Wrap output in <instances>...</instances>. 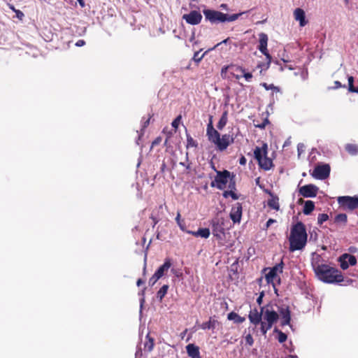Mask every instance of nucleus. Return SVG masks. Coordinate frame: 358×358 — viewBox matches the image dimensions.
<instances>
[{
	"instance_id": "21",
	"label": "nucleus",
	"mask_w": 358,
	"mask_h": 358,
	"mask_svg": "<svg viewBox=\"0 0 358 358\" xmlns=\"http://www.w3.org/2000/svg\"><path fill=\"white\" fill-rule=\"evenodd\" d=\"M172 265L171 260L169 258H166L164 264L159 267L155 271V273L161 278L164 275L165 273L171 268Z\"/></svg>"
},
{
	"instance_id": "63",
	"label": "nucleus",
	"mask_w": 358,
	"mask_h": 358,
	"mask_svg": "<svg viewBox=\"0 0 358 358\" xmlns=\"http://www.w3.org/2000/svg\"><path fill=\"white\" fill-rule=\"evenodd\" d=\"M77 1L79 3L81 8H84L85 6V3L84 0H77Z\"/></svg>"
},
{
	"instance_id": "37",
	"label": "nucleus",
	"mask_w": 358,
	"mask_h": 358,
	"mask_svg": "<svg viewBox=\"0 0 358 358\" xmlns=\"http://www.w3.org/2000/svg\"><path fill=\"white\" fill-rule=\"evenodd\" d=\"M176 222L177 224H178L180 229L183 231H185L186 232V228H185V222L184 220H181L180 219V213L178 212V214H177V216L176 217Z\"/></svg>"
},
{
	"instance_id": "8",
	"label": "nucleus",
	"mask_w": 358,
	"mask_h": 358,
	"mask_svg": "<svg viewBox=\"0 0 358 358\" xmlns=\"http://www.w3.org/2000/svg\"><path fill=\"white\" fill-rule=\"evenodd\" d=\"M225 220L223 217H217L211 220L213 234L217 238L221 239L224 234Z\"/></svg>"
},
{
	"instance_id": "28",
	"label": "nucleus",
	"mask_w": 358,
	"mask_h": 358,
	"mask_svg": "<svg viewBox=\"0 0 358 358\" xmlns=\"http://www.w3.org/2000/svg\"><path fill=\"white\" fill-rule=\"evenodd\" d=\"M315 209V203L310 200L305 201L303 213L305 215H310Z\"/></svg>"
},
{
	"instance_id": "26",
	"label": "nucleus",
	"mask_w": 358,
	"mask_h": 358,
	"mask_svg": "<svg viewBox=\"0 0 358 358\" xmlns=\"http://www.w3.org/2000/svg\"><path fill=\"white\" fill-rule=\"evenodd\" d=\"M217 324V321L210 317L208 322L201 324V328L202 329H215Z\"/></svg>"
},
{
	"instance_id": "41",
	"label": "nucleus",
	"mask_w": 358,
	"mask_h": 358,
	"mask_svg": "<svg viewBox=\"0 0 358 358\" xmlns=\"http://www.w3.org/2000/svg\"><path fill=\"white\" fill-rule=\"evenodd\" d=\"M234 178H235V176L232 173L231 177L229 180V183L228 185L229 189H230V190H233V191L234 189H236V181L234 180Z\"/></svg>"
},
{
	"instance_id": "17",
	"label": "nucleus",
	"mask_w": 358,
	"mask_h": 358,
	"mask_svg": "<svg viewBox=\"0 0 358 358\" xmlns=\"http://www.w3.org/2000/svg\"><path fill=\"white\" fill-rule=\"evenodd\" d=\"M262 314H264V312H262V308H260V311H259L257 308L251 310L248 315L250 322L255 326L259 324H261Z\"/></svg>"
},
{
	"instance_id": "23",
	"label": "nucleus",
	"mask_w": 358,
	"mask_h": 358,
	"mask_svg": "<svg viewBox=\"0 0 358 358\" xmlns=\"http://www.w3.org/2000/svg\"><path fill=\"white\" fill-rule=\"evenodd\" d=\"M187 355L191 358H201L199 348L194 344H189L186 346Z\"/></svg>"
},
{
	"instance_id": "55",
	"label": "nucleus",
	"mask_w": 358,
	"mask_h": 358,
	"mask_svg": "<svg viewBox=\"0 0 358 358\" xmlns=\"http://www.w3.org/2000/svg\"><path fill=\"white\" fill-rule=\"evenodd\" d=\"M142 356H143L142 350H141V348H138L135 353V357L136 358H141Z\"/></svg>"
},
{
	"instance_id": "24",
	"label": "nucleus",
	"mask_w": 358,
	"mask_h": 358,
	"mask_svg": "<svg viewBox=\"0 0 358 358\" xmlns=\"http://www.w3.org/2000/svg\"><path fill=\"white\" fill-rule=\"evenodd\" d=\"M228 122V111L224 110L222 113V115L217 124V127L219 130H222L224 127L226 126Z\"/></svg>"
},
{
	"instance_id": "49",
	"label": "nucleus",
	"mask_w": 358,
	"mask_h": 358,
	"mask_svg": "<svg viewBox=\"0 0 358 358\" xmlns=\"http://www.w3.org/2000/svg\"><path fill=\"white\" fill-rule=\"evenodd\" d=\"M187 163L185 162H180V164L185 166L187 170L191 169V163L189 162L188 157H186Z\"/></svg>"
},
{
	"instance_id": "51",
	"label": "nucleus",
	"mask_w": 358,
	"mask_h": 358,
	"mask_svg": "<svg viewBox=\"0 0 358 358\" xmlns=\"http://www.w3.org/2000/svg\"><path fill=\"white\" fill-rule=\"evenodd\" d=\"M150 219L153 221V227L159 222V219L154 215L153 213L150 215Z\"/></svg>"
},
{
	"instance_id": "36",
	"label": "nucleus",
	"mask_w": 358,
	"mask_h": 358,
	"mask_svg": "<svg viewBox=\"0 0 358 358\" xmlns=\"http://www.w3.org/2000/svg\"><path fill=\"white\" fill-rule=\"evenodd\" d=\"M354 78L352 76L348 77V90L350 92L358 93V87H356L353 85Z\"/></svg>"
},
{
	"instance_id": "57",
	"label": "nucleus",
	"mask_w": 358,
	"mask_h": 358,
	"mask_svg": "<svg viewBox=\"0 0 358 358\" xmlns=\"http://www.w3.org/2000/svg\"><path fill=\"white\" fill-rule=\"evenodd\" d=\"M229 196H231L234 200H236L238 199V195L233 190H230Z\"/></svg>"
},
{
	"instance_id": "12",
	"label": "nucleus",
	"mask_w": 358,
	"mask_h": 358,
	"mask_svg": "<svg viewBox=\"0 0 358 358\" xmlns=\"http://www.w3.org/2000/svg\"><path fill=\"white\" fill-rule=\"evenodd\" d=\"M329 174L330 166L327 164L317 166L311 173L313 178L319 180H324L327 178Z\"/></svg>"
},
{
	"instance_id": "5",
	"label": "nucleus",
	"mask_w": 358,
	"mask_h": 358,
	"mask_svg": "<svg viewBox=\"0 0 358 358\" xmlns=\"http://www.w3.org/2000/svg\"><path fill=\"white\" fill-rule=\"evenodd\" d=\"M268 145L264 143L262 147H256L254 150V155L259 167L265 171L270 170L273 166V161L268 157Z\"/></svg>"
},
{
	"instance_id": "50",
	"label": "nucleus",
	"mask_w": 358,
	"mask_h": 358,
	"mask_svg": "<svg viewBox=\"0 0 358 358\" xmlns=\"http://www.w3.org/2000/svg\"><path fill=\"white\" fill-rule=\"evenodd\" d=\"M15 13L16 14V17L19 20H23V17H24V13L21 10H17Z\"/></svg>"
},
{
	"instance_id": "64",
	"label": "nucleus",
	"mask_w": 358,
	"mask_h": 358,
	"mask_svg": "<svg viewBox=\"0 0 358 358\" xmlns=\"http://www.w3.org/2000/svg\"><path fill=\"white\" fill-rule=\"evenodd\" d=\"M143 283H144V281H143L142 279H141V278H139V279L137 280V282H136V285H137V286H138V287H139V286H141V285L142 284H143Z\"/></svg>"
},
{
	"instance_id": "31",
	"label": "nucleus",
	"mask_w": 358,
	"mask_h": 358,
	"mask_svg": "<svg viewBox=\"0 0 358 358\" xmlns=\"http://www.w3.org/2000/svg\"><path fill=\"white\" fill-rule=\"evenodd\" d=\"M348 222V216L345 213H340L335 216L334 223L345 225Z\"/></svg>"
},
{
	"instance_id": "7",
	"label": "nucleus",
	"mask_w": 358,
	"mask_h": 358,
	"mask_svg": "<svg viewBox=\"0 0 358 358\" xmlns=\"http://www.w3.org/2000/svg\"><path fill=\"white\" fill-rule=\"evenodd\" d=\"M338 203L343 209L353 210L358 208V196H339Z\"/></svg>"
},
{
	"instance_id": "29",
	"label": "nucleus",
	"mask_w": 358,
	"mask_h": 358,
	"mask_svg": "<svg viewBox=\"0 0 358 358\" xmlns=\"http://www.w3.org/2000/svg\"><path fill=\"white\" fill-rule=\"evenodd\" d=\"M345 150L351 155L358 154V145L353 143H348L345 146Z\"/></svg>"
},
{
	"instance_id": "60",
	"label": "nucleus",
	"mask_w": 358,
	"mask_h": 358,
	"mask_svg": "<svg viewBox=\"0 0 358 358\" xmlns=\"http://www.w3.org/2000/svg\"><path fill=\"white\" fill-rule=\"evenodd\" d=\"M246 158L244 157V156H242L240 159H239V164L241 165H245L246 164Z\"/></svg>"
},
{
	"instance_id": "35",
	"label": "nucleus",
	"mask_w": 358,
	"mask_h": 358,
	"mask_svg": "<svg viewBox=\"0 0 358 358\" xmlns=\"http://www.w3.org/2000/svg\"><path fill=\"white\" fill-rule=\"evenodd\" d=\"M246 12H242L239 13L232 14V15H228L225 14V22H233L238 19V17L242 15L243 14L245 13Z\"/></svg>"
},
{
	"instance_id": "10",
	"label": "nucleus",
	"mask_w": 358,
	"mask_h": 358,
	"mask_svg": "<svg viewBox=\"0 0 358 358\" xmlns=\"http://www.w3.org/2000/svg\"><path fill=\"white\" fill-rule=\"evenodd\" d=\"M268 38L267 34L265 33H260L259 34V45L258 49L266 57L268 60V66H269L270 63L271 62V56L269 54L268 49H267V44H268Z\"/></svg>"
},
{
	"instance_id": "59",
	"label": "nucleus",
	"mask_w": 358,
	"mask_h": 358,
	"mask_svg": "<svg viewBox=\"0 0 358 358\" xmlns=\"http://www.w3.org/2000/svg\"><path fill=\"white\" fill-rule=\"evenodd\" d=\"M85 44V41L84 40L80 39L76 42V45L78 47H81V46H83Z\"/></svg>"
},
{
	"instance_id": "3",
	"label": "nucleus",
	"mask_w": 358,
	"mask_h": 358,
	"mask_svg": "<svg viewBox=\"0 0 358 358\" xmlns=\"http://www.w3.org/2000/svg\"><path fill=\"white\" fill-rule=\"evenodd\" d=\"M207 136L208 140L213 143L220 151L225 150L229 145L234 143L235 137L234 134H224L220 136V134L213 128L211 120L207 126Z\"/></svg>"
},
{
	"instance_id": "18",
	"label": "nucleus",
	"mask_w": 358,
	"mask_h": 358,
	"mask_svg": "<svg viewBox=\"0 0 358 358\" xmlns=\"http://www.w3.org/2000/svg\"><path fill=\"white\" fill-rule=\"evenodd\" d=\"M279 315L282 317L281 324L282 326L289 324L291 321V315L288 306H282L278 308Z\"/></svg>"
},
{
	"instance_id": "40",
	"label": "nucleus",
	"mask_w": 358,
	"mask_h": 358,
	"mask_svg": "<svg viewBox=\"0 0 358 358\" xmlns=\"http://www.w3.org/2000/svg\"><path fill=\"white\" fill-rule=\"evenodd\" d=\"M275 331H278V341H279V343H284L285 341H286V340L287 338V335L281 331H278V330H275Z\"/></svg>"
},
{
	"instance_id": "27",
	"label": "nucleus",
	"mask_w": 358,
	"mask_h": 358,
	"mask_svg": "<svg viewBox=\"0 0 358 358\" xmlns=\"http://www.w3.org/2000/svg\"><path fill=\"white\" fill-rule=\"evenodd\" d=\"M284 263L282 259L280 263L277 264L272 268H266L264 269V271L266 272L267 270H270L271 271L275 273V274L279 275V273H282L283 271Z\"/></svg>"
},
{
	"instance_id": "14",
	"label": "nucleus",
	"mask_w": 358,
	"mask_h": 358,
	"mask_svg": "<svg viewBox=\"0 0 358 358\" xmlns=\"http://www.w3.org/2000/svg\"><path fill=\"white\" fill-rule=\"evenodd\" d=\"M231 73L236 79L244 77L247 81H250L252 78L251 73L245 72V69L240 66L232 64L231 66Z\"/></svg>"
},
{
	"instance_id": "2",
	"label": "nucleus",
	"mask_w": 358,
	"mask_h": 358,
	"mask_svg": "<svg viewBox=\"0 0 358 358\" xmlns=\"http://www.w3.org/2000/svg\"><path fill=\"white\" fill-rule=\"evenodd\" d=\"M314 271L318 279L326 283H340L344 280L341 271L327 264H318Z\"/></svg>"
},
{
	"instance_id": "19",
	"label": "nucleus",
	"mask_w": 358,
	"mask_h": 358,
	"mask_svg": "<svg viewBox=\"0 0 358 358\" xmlns=\"http://www.w3.org/2000/svg\"><path fill=\"white\" fill-rule=\"evenodd\" d=\"M268 273H265V278L268 284H271L273 287L275 291L276 292L277 289H275L276 284L280 285V277L279 275L275 274V273H273L270 270H267Z\"/></svg>"
},
{
	"instance_id": "6",
	"label": "nucleus",
	"mask_w": 358,
	"mask_h": 358,
	"mask_svg": "<svg viewBox=\"0 0 358 358\" xmlns=\"http://www.w3.org/2000/svg\"><path fill=\"white\" fill-rule=\"evenodd\" d=\"M231 177V173L227 170L223 171H217L214 181L211 182V187H216L219 189H224L227 183Z\"/></svg>"
},
{
	"instance_id": "44",
	"label": "nucleus",
	"mask_w": 358,
	"mask_h": 358,
	"mask_svg": "<svg viewBox=\"0 0 358 358\" xmlns=\"http://www.w3.org/2000/svg\"><path fill=\"white\" fill-rule=\"evenodd\" d=\"M160 278L155 273L149 280V285L153 286Z\"/></svg>"
},
{
	"instance_id": "52",
	"label": "nucleus",
	"mask_w": 358,
	"mask_h": 358,
	"mask_svg": "<svg viewBox=\"0 0 358 358\" xmlns=\"http://www.w3.org/2000/svg\"><path fill=\"white\" fill-rule=\"evenodd\" d=\"M264 296V292H262L259 294V296H258V298L257 299V303L260 306L262 303V301H263V297Z\"/></svg>"
},
{
	"instance_id": "43",
	"label": "nucleus",
	"mask_w": 358,
	"mask_h": 358,
	"mask_svg": "<svg viewBox=\"0 0 358 358\" xmlns=\"http://www.w3.org/2000/svg\"><path fill=\"white\" fill-rule=\"evenodd\" d=\"M245 343L249 346H252L254 343V340L250 334H247L245 336Z\"/></svg>"
},
{
	"instance_id": "32",
	"label": "nucleus",
	"mask_w": 358,
	"mask_h": 358,
	"mask_svg": "<svg viewBox=\"0 0 358 358\" xmlns=\"http://www.w3.org/2000/svg\"><path fill=\"white\" fill-rule=\"evenodd\" d=\"M268 206L271 208L278 210L280 208L278 198L277 196H273L268 201Z\"/></svg>"
},
{
	"instance_id": "1",
	"label": "nucleus",
	"mask_w": 358,
	"mask_h": 358,
	"mask_svg": "<svg viewBox=\"0 0 358 358\" xmlns=\"http://www.w3.org/2000/svg\"><path fill=\"white\" fill-rule=\"evenodd\" d=\"M308 234L305 224L302 222H297L290 229L288 238L290 252L302 250L307 244Z\"/></svg>"
},
{
	"instance_id": "16",
	"label": "nucleus",
	"mask_w": 358,
	"mask_h": 358,
	"mask_svg": "<svg viewBox=\"0 0 358 358\" xmlns=\"http://www.w3.org/2000/svg\"><path fill=\"white\" fill-rule=\"evenodd\" d=\"M242 205L240 203H236L231 208L230 217L234 223L240 222L242 216Z\"/></svg>"
},
{
	"instance_id": "34",
	"label": "nucleus",
	"mask_w": 358,
	"mask_h": 358,
	"mask_svg": "<svg viewBox=\"0 0 358 358\" xmlns=\"http://www.w3.org/2000/svg\"><path fill=\"white\" fill-rule=\"evenodd\" d=\"M197 142L189 134H187L186 148L188 149L189 148H197Z\"/></svg>"
},
{
	"instance_id": "13",
	"label": "nucleus",
	"mask_w": 358,
	"mask_h": 358,
	"mask_svg": "<svg viewBox=\"0 0 358 358\" xmlns=\"http://www.w3.org/2000/svg\"><path fill=\"white\" fill-rule=\"evenodd\" d=\"M319 188L313 185L308 184L301 187L299 189V194L306 198L315 197L317 194Z\"/></svg>"
},
{
	"instance_id": "39",
	"label": "nucleus",
	"mask_w": 358,
	"mask_h": 358,
	"mask_svg": "<svg viewBox=\"0 0 358 358\" xmlns=\"http://www.w3.org/2000/svg\"><path fill=\"white\" fill-rule=\"evenodd\" d=\"M329 220V215L326 213H321L319 214L317 217V223L318 224L321 225L324 222L327 221Z\"/></svg>"
},
{
	"instance_id": "9",
	"label": "nucleus",
	"mask_w": 358,
	"mask_h": 358,
	"mask_svg": "<svg viewBox=\"0 0 358 358\" xmlns=\"http://www.w3.org/2000/svg\"><path fill=\"white\" fill-rule=\"evenodd\" d=\"M203 13L206 20L213 24L225 22V13H223L220 11L205 9L203 10Z\"/></svg>"
},
{
	"instance_id": "62",
	"label": "nucleus",
	"mask_w": 358,
	"mask_h": 358,
	"mask_svg": "<svg viewBox=\"0 0 358 358\" xmlns=\"http://www.w3.org/2000/svg\"><path fill=\"white\" fill-rule=\"evenodd\" d=\"M229 194H230V190L224 191L223 193V196L224 198H228L229 196Z\"/></svg>"
},
{
	"instance_id": "33",
	"label": "nucleus",
	"mask_w": 358,
	"mask_h": 358,
	"mask_svg": "<svg viewBox=\"0 0 358 358\" xmlns=\"http://www.w3.org/2000/svg\"><path fill=\"white\" fill-rule=\"evenodd\" d=\"M169 289L168 285H164L157 293V297L162 301L165 295L167 294Z\"/></svg>"
},
{
	"instance_id": "20",
	"label": "nucleus",
	"mask_w": 358,
	"mask_h": 358,
	"mask_svg": "<svg viewBox=\"0 0 358 358\" xmlns=\"http://www.w3.org/2000/svg\"><path fill=\"white\" fill-rule=\"evenodd\" d=\"M294 17L296 21L299 22L301 27H304L307 24L308 21L306 20V14L303 9L297 8L294 11Z\"/></svg>"
},
{
	"instance_id": "25",
	"label": "nucleus",
	"mask_w": 358,
	"mask_h": 358,
	"mask_svg": "<svg viewBox=\"0 0 358 358\" xmlns=\"http://www.w3.org/2000/svg\"><path fill=\"white\" fill-rule=\"evenodd\" d=\"M227 319L229 320H233L236 324H241L245 320V317L240 316L234 311L228 314Z\"/></svg>"
},
{
	"instance_id": "38",
	"label": "nucleus",
	"mask_w": 358,
	"mask_h": 358,
	"mask_svg": "<svg viewBox=\"0 0 358 358\" xmlns=\"http://www.w3.org/2000/svg\"><path fill=\"white\" fill-rule=\"evenodd\" d=\"M263 87L265 88L266 90H272L275 92H278L280 91V89L275 86L273 84H267L266 83H262L260 84Z\"/></svg>"
},
{
	"instance_id": "58",
	"label": "nucleus",
	"mask_w": 358,
	"mask_h": 358,
	"mask_svg": "<svg viewBox=\"0 0 358 358\" xmlns=\"http://www.w3.org/2000/svg\"><path fill=\"white\" fill-rule=\"evenodd\" d=\"M162 141V138L161 137H157L156 138L152 143V145L154 146V145H156L157 144H159Z\"/></svg>"
},
{
	"instance_id": "22",
	"label": "nucleus",
	"mask_w": 358,
	"mask_h": 358,
	"mask_svg": "<svg viewBox=\"0 0 358 358\" xmlns=\"http://www.w3.org/2000/svg\"><path fill=\"white\" fill-rule=\"evenodd\" d=\"M186 233L193 235L195 237H201L203 238H208L210 236V229L208 228H199L196 231H186Z\"/></svg>"
},
{
	"instance_id": "54",
	"label": "nucleus",
	"mask_w": 358,
	"mask_h": 358,
	"mask_svg": "<svg viewBox=\"0 0 358 358\" xmlns=\"http://www.w3.org/2000/svg\"><path fill=\"white\" fill-rule=\"evenodd\" d=\"M304 145L303 143H299L297 145V150L299 156L303 152Z\"/></svg>"
},
{
	"instance_id": "45",
	"label": "nucleus",
	"mask_w": 358,
	"mask_h": 358,
	"mask_svg": "<svg viewBox=\"0 0 358 358\" xmlns=\"http://www.w3.org/2000/svg\"><path fill=\"white\" fill-rule=\"evenodd\" d=\"M204 56V54H203L202 55L199 56V51L198 52H196L194 54V57H193V59L199 63L201 59Z\"/></svg>"
},
{
	"instance_id": "61",
	"label": "nucleus",
	"mask_w": 358,
	"mask_h": 358,
	"mask_svg": "<svg viewBox=\"0 0 358 358\" xmlns=\"http://www.w3.org/2000/svg\"><path fill=\"white\" fill-rule=\"evenodd\" d=\"M275 222V220L273 219H271L270 218L267 222H266V227H268L271 226V224L274 223Z\"/></svg>"
},
{
	"instance_id": "48",
	"label": "nucleus",
	"mask_w": 358,
	"mask_h": 358,
	"mask_svg": "<svg viewBox=\"0 0 358 358\" xmlns=\"http://www.w3.org/2000/svg\"><path fill=\"white\" fill-rule=\"evenodd\" d=\"M152 115H149L148 119L143 122V129H145L149 124L150 119L152 118Z\"/></svg>"
},
{
	"instance_id": "42",
	"label": "nucleus",
	"mask_w": 358,
	"mask_h": 358,
	"mask_svg": "<svg viewBox=\"0 0 358 358\" xmlns=\"http://www.w3.org/2000/svg\"><path fill=\"white\" fill-rule=\"evenodd\" d=\"M182 116L178 115L171 123L172 127L176 130L178 128L179 124L180 122Z\"/></svg>"
},
{
	"instance_id": "47",
	"label": "nucleus",
	"mask_w": 358,
	"mask_h": 358,
	"mask_svg": "<svg viewBox=\"0 0 358 358\" xmlns=\"http://www.w3.org/2000/svg\"><path fill=\"white\" fill-rule=\"evenodd\" d=\"M269 123V121L268 119H265L264 122L261 124H256L255 127L260 128V129H264L266 124Z\"/></svg>"
},
{
	"instance_id": "4",
	"label": "nucleus",
	"mask_w": 358,
	"mask_h": 358,
	"mask_svg": "<svg viewBox=\"0 0 358 358\" xmlns=\"http://www.w3.org/2000/svg\"><path fill=\"white\" fill-rule=\"evenodd\" d=\"M262 310L264 312V314H262L260 329L262 334L265 335L272 328L273 325L277 322L279 319V315L273 309L272 305L270 304L262 306Z\"/></svg>"
},
{
	"instance_id": "15",
	"label": "nucleus",
	"mask_w": 358,
	"mask_h": 358,
	"mask_svg": "<svg viewBox=\"0 0 358 358\" xmlns=\"http://www.w3.org/2000/svg\"><path fill=\"white\" fill-rule=\"evenodd\" d=\"M182 19L189 24L196 25L201 22L202 15L199 11L192 10L189 13L183 15Z\"/></svg>"
},
{
	"instance_id": "11",
	"label": "nucleus",
	"mask_w": 358,
	"mask_h": 358,
	"mask_svg": "<svg viewBox=\"0 0 358 358\" xmlns=\"http://www.w3.org/2000/svg\"><path fill=\"white\" fill-rule=\"evenodd\" d=\"M338 262L340 264V267L343 270H346L350 266H355L357 264V258L355 256L344 253L338 258Z\"/></svg>"
},
{
	"instance_id": "56",
	"label": "nucleus",
	"mask_w": 358,
	"mask_h": 358,
	"mask_svg": "<svg viewBox=\"0 0 358 358\" xmlns=\"http://www.w3.org/2000/svg\"><path fill=\"white\" fill-rule=\"evenodd\" d=\"M231 65L232 64L222 67L221 70V75L222 76L224 73H226L228 69H231Z\"/></svg>"
},
{
	"instance_id": "53",
	"label": "nucleus",
	"mask_w": 358,
	"mask_h": 358,
	"mask_svg": "<svg viewBox=\"0 0 358 358\" xmlns=\"http://www.w3.org/2000/svg\"><path fill=\"white\" fill-rule=\"evenodd\" d=\"M341 87H345V85H343L341 82L336 80L334 82V87H333V89H338Z\"/></svg>"
},
{
	"instance_id": "30",
	"label": "nucleus",
	"mask_w": 358,
	"mask_h": 358,
	"mask_svg": "<svg viewBox=\"0 0 358 358\" xmlns=\"http://www.w3.org/2000/svg\"><path fill=\"white\" fill-rule=\"evenodd\" d=\"M147 341L144 343V350L147 352H151L153 350L155 343L154 339L148 335L146 336Z\"/></svg>"
},
{
	"instance_id": "46",
	"label": "nucleus",
	"mask_w": 358,
	"mask_h": 358,
	"mask_svg": "<svg viewBox=\"0 0 358 358\" xmlns=\"http://www.w3.org/2000/svg\"><path fill=\"white\" fill-rule=\"evenodd\" d=\"M269 123V121L268 119H265L264 122L261 124H256L255 127L260 128V129H264L266 124Z\"/></svg>"
}]
</instances>
